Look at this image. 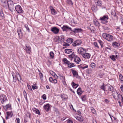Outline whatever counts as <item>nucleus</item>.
<instances>
[{"instance_id":"nucleus-1","label":"nucleus","mask_w":123,"mask_h":123,"mask_svg":"<svg viewBox=\"0 0 123 123\" xmlns=\"http://www.w3.org/2000/svg\"><path fill=\"white\" fill-rule=\"evenodd\" d=\"M112 95L113 96V98L115 99L118 100L121 98L122 101L123 100L122 95L119 94L117 92L115 91L112 92Z\"/></svg>"},{"instance_id":"nucleus-2","label":"nucleus","mask_w":123,"mask_h":123,"mask_svg":"<svg viewBox=\"0 0 123 123\" xmlns=\"http://www.w3.org/2000/svg\"><path fill=\"white\" fill-rule=\"evenodd\" d=\"M102 36L104 38L109 41H112L113 39V37L112 36L105 33L103 34Z\"/></svg>"},{"instance_id":"nucleus-3","label":"nucleus","mask_w":123,"mask_h":123,"mask_svg":"<svg viewBox=\"0 0 123 123\" xmlns=\"http://www.w3.org/2000/svg\"><path fill=\"white\" fill-rule=\"evenodd\" d=\"M8 6L9 9L11 12H12L13 11L14 9V6L13 2L12 1H8L7 3L6 4V6Z\"/></svg>"},{"instance_id":"nucleus-4","label":"nucleus","mask_w":123,"mask_h":123,"mask_svg":"<svg viewBox=\"0 0 123 123\" xmlns=\"http://www.w3.org/2000/svg\"><path fill=\"white\" fill-rule=\"evenodd\" d=\"M0 99L2 104H5L7 101V99L6 96L4 94L1 95L0 96Z\"/></svg>"},{"instance_id":"nucleus-5","label":"nucleus","mask_w":123,"mask_h":123,"mask_svg":"<svg viewBox=\"0 0 123 123\" xmlns=\"http://www.w3.org/2000/svg\"><path fill=\"white\" fill-rule=\"evenodd\" d=\"M108 16L105 15L101 17L99 19L101 20V22L103 24H105L107 23Z\"/></svg>"},{"instance_id":"nucleus-6","label":"nucleus","mask_w":123,"mask_h":123,"mask_svg":"<svg viewBox=\"0 0 123 123\" xmlns=\"http://www.w3.org/2000/svg\"><path fill=\"white\" fill-rule=\"evenodd\" d=\"M77 51L79 54L81 55H83L86 52V49L82 47L80 48Z\"/></svg>"},{"instance_id":"nucleus-7","label":"nucleus","mask_w":123,"mask_h":123,"mask_svg":"<svg viewBox=\"0 0 123 123\" xmlns=\"http://www.w3.org/2000/svg\"><path fill=\"white\" fill-rule=\"evenodd\" d=\"M16 10L18 13H22L23 12V10L21 7L19 5H18L15 7Z\"/></svg>"},{"instance_id":"nucleus-8","label":"nucleus","mask_w":123,"mask_h":123,"mask_svg":"<svg viewBox=\"0 0 123 123\" xmlns=\"http://www.w3.org/2000/svg\"><path fill=\"white\" fill-rule=\"evenodd\" d=\"M82 43L81 41L80 40H77L75 41L72 44V45L74 46L79 45Z\"/></svg>"},{"instance_id":"nucleus-9","label":"nucleus","mask_w":123,"mask_h":123,"mask_svg":"<svg viewBox=\"0 0 123 123\" xmlns=\"http://www.w3.org/2000/svg\"><path fill=\"white\" fill-rule=\"evenodd\" d=\"M62 29L63 31H72L71 28L67 25H63V27H62Z\"/></svg>"},{"instance_id":"nucleus-10","label":"nucleus","mask_w":123,"mask_h":123,"mask_svg":"<svg viewBox=\"0 0 123 123\" xmlns=\"http://www.w3.org/2000/svg\"><path fill=\"white\" fill-rule=\"evenodd\" d=\"M51 31L54 34H57L58 33L59 30L57 27H53L52 28Z\"/></svg>"},{"instance_id":"nucleus-11","label":"nucleus","mask_w":123,"mask_h":123,"mask_svg":"<svg viewBox=\"0 0 123 123\" xmlns=\"http://www.w3.org/2000/svg\"><path fill=\"white\" fill-rule=\"evenodd\" d=\"M94 2L97 6H100L102 4L101 0H94Z\"/></svg>"},{"instance_id":"nucleus-12","label":"nucleus","mask_w":123,"mask_h":123,"mask_svg":"<svg viewBox=\"0 0 123 123\" xmlns=\"http://www.w3.org/2000/svg\"><path fill=\"white\" fill-rule=\"evenodd\" d=\"M82 31V30L81 28H77L74 29V30H72V31L74 32V33H75L80 32Z\"/></svg>"},{"instance_id":"nucleus-13","label":"nucleus","mask_w":123,"mask_h":123,"mask_svg":"<svg viewBox=\"0 0 123 123\" xmlns=\"http://www.w3.org/2000/svg\"><path fill=\"white\" fill-rule=\"evenodd\" d=\"M81 61V60L79 57L77 56H76L74 58V61L76 63L79 64V63Z\"/></svg>"},{"instance_id":"nucleus-14","label":"nucleus","mask_w":123,"mask_h":123,"mask_svg":"<svg viewBox=\"0 0 123 123\" xmlns=\"http://www.w3.org/2000/svg\"><path fill=\"white\" fill-rule=\"evenodd\" d=\"M26 48H25L26 51L28 53L30 54L31 52V48L30 46L26 45Z\"/></svg>"},{"instance_id":"nucleus-15","label":"nucleus","mask_w":123,"mask_h":123,"mask_svg":"<svg viewBox=\"0 0 123 123\" xmlns=\"http://www.w3.org/2000/svg\"><path fill=\"white\" fill-rule=\"evenodd\" d=\"M8 1L7 0H0V2L1 4L4 6H5L6 5Z\"/></svg>"},{"instance_id":"nucleus-16","label":"nucleus","mask_w":123,"mask_h":123,"mask_svg":"<svg viewBox=\"0 0 123 123\" xmlns=\"http://www.w3.org/2000/svg\"><path fill=\"white\" fill-rule=\"evenodd\" d=\"M4 109L5 111L7 110L8 108H11V105L10 104H9L6 105L5 106H2Z\"/></svg>"},{"instance_id":"nucleus-17","label":"nucleus","mask_w":123,"mask_h":123,"mask_svg":"<svg viewBox=\"0 0 123 123\" xmlns=\"http://www.w3.org/2000/svg\"><path fill=\"white\" fill-rule=\"evenodd\" d=\"M50 106V105L49 104H48L45 105H44L43 107L46 111H48L49 110Z\"/></svg>"},{"instance_id":"nucleus-18","label":"nucleus","mask_w":123,"mask_h":123,"mask_svg":"<svg viewBox=\"0 0 123 123\" xmlns=\"http://www.w3.org/2000/svg\"><path fill=\"white\" fill-rule=\"evenodd\" d=\"M90 54L88 53H85L82 55L83 57L86 59H89L90 57Z\"/></svg>"},{"instance_id":"nucleus-19","label":"nucleus","mask_w":123,"mask_h":123,"mask_svg":"<svg viewBox=\"0 0 123 123\" xmlns=\"http://www.w3.org/2000/svg\"><path fill=\"white\" fill-rule=\"evenodd\" d=\"M110 57L113 61H115L116 60V59L117 58V55H111L110 56Z\"/></svg>"},{"instance_id":"nucleus-20","label":"nucleus","mask_w":123,"mask_h":123,"mask_svg":"<svg viewBox=\"0 0 123 123\" xmlns=\"http://www.w3.org/2000/svg\"><path fill=\"white\" fill-rule=\"evenodd\" d=\"M112 45L114 47H118L120 46V44L115 42L112 43Z\"/></svg>"},{"instance_id":"nucleus-21","label":"nucleus","mask_w":123,"mask_h":123,"mask_svg":"<svg viewBox=\"0 0 123 123\" xmlns=\"http://www.w3.org/2000/svg\"><path fill=\"white\" fill-rule=\"evenodd\" d=\"M68 56L70 59L72 60L74 57H75V54L73 52L72 54L68 55Z\"/></svg>"},{"instance_id":"nucleus-22","label":"nucleus","mask_w":123,"mask_h":123,"mask_svg":"<svg viewBox=\"0 0 123 123\" xmlns=\"http://www.w3.org/2000/svg\"><path fill=\"white\" fill-rule=\"evenodd\" d=\"M75 118L77 120L80 122L83 121V118L82 117L79 116H76Z\"/></svg>"},{"instance_id":"nucleus-23","label":"nucleus","mask_w":123,"mask_h":123,"mask_svg":"<svg viewBox=\"0 0 123 123\" xmlns=\"http://www.w3.org/2000/svg\"><path fill=\"white\" fill-rule=\"evenodd\" d=\"M91 9L94 12H96L98 9L97 6L96 5L95 6L94 5L92 6V7Z\"/></svg>"},{"instance_id":"nucleus-24","label":"nucleus","mask_w":123,"mask_h":123,"mask_svg":"<svg viewBox=\"0 0 123 123\" xmlns=\"http://www.w3.org/2000/svg\"><path fill=\"white\" fill-rule=\"evenodd\" d=\"M77 93L79 95H80L81 94L83 93V92L81 91V88H79L77 91Z\"/></svg>"},{"instance_id":"nucleus-25","label":"nucleus","mask_w":123,"mask_h":123,"mask_svg":"<svg viewBox=\"0 0 123 123\" xmlns=\"http://www.w3.org/2000/svg\"><path fill=\"white\" fill-rule=\"evenodd\" d=\"M106 85H105L104 83H103L102 85L100 86L99 87L101 89L104 91H105L106 89Z\"/></svg>"},{"instance_id":"nucleus-26","label":"nucleus","mask_w":123,"mask_h":123,"mask_svg":"<svg viewBox=\"0 0 123 123\" xmlns=\"http://www.w3.org/2000/svg\"><path fill=\"white\" fill-rule=\"evenodd\" d=\"M5 18L4 15L3 11H0V18L3 19Z\"/></svg>"},{"instance_id":"nucleus-27","label":"nucleus","mask_w":123,"mask_h":123,"mask_svg":"<svg viewBox=\"0 0 123 123\" xmlns=\"http://www.w3.org/2000/svg\"><path fill=\"white\" fill-rule=\"evenodd\" d=\"M6 114L7 115V116H6L7 119H8L9 117H12L13 115V114L12 113V111L10 112H7Z\"/></svg>"},{"instance_id":"nucleus-28","label":"nucleus","mask_w":123,"mask_h":123,"mask_svg":"<svg viewBox=\"0 0 123 123\" xmlns=\"http://www.w3.org/2000/svg\"><path fill=\"white\" fill-rule=\"evenodd\" d=\"M12 74L13 76V81L14 82H16L17 81V79L16 76L13 73H12Z\"/></svg>"},{"instance_id":"nucleus-29","label":"nucleus","mask_w":123,"mask_h":123,"mask_svg":"<svg viewBox=\"0 0 123 123\" xmlns=\"http://www.w3.org/2000/svg\"><path fill=\"white\" fill-rule=\"evenodd\" d=\"M91 25H90V26L88 27H87L88 29L90 30L91 31H95V28L94 27L91 26Z\"/></svg>"},{"instance_id":"nucleus-30","label":"nucleus","mask_w":123,"mask_h":123,"mask_svg":"<svg viewBox=\"0 0 123 123\" xmlns=\"http://www.w3.org/2000/svg\"><path fill=\"white\" fill-rule=\"evenodd\" d=\"M62 61L65 64L68 65L70 63V62L68 61L66 58H64L63 60Z\"/></svg>"},{"instance_id":"nucleus-31","label":"nucleus","mask_w":123,"mask_h":123,"mask_svg":"<svg viewBox=\"0 0 123 123\" xmlns=\"http://www.w3.org/2000/svg\"><path fill=\"white\" fill-rule=\"evenodd\" d=\"M58 37L59 38V40L61 42H63L64 41V37L63 36H62L60 37Z\"/></svg>"},{"instance_id":"nucleus-32","label":"nucleus","mask_w":123,"mask_h":123,"mask_svg":"<svg viewBox=\"0 0 123 123\" xmlns=\"http://www.w3.org/2000/svg\"><path fill=\"white\" fill-rule=\"evenodd\" d=\"M73 50L72 49H66L65 50V52L68 54H69L72 52Z\"/></svg>"},{"instance_id":"nucleus-33","label":"nucleus","mask_w":123,"mask_h":123,"mask_svg":"<svg viewBox=\"0 0 123 123\" xmlns=\"http://www.w3.org/2000/svg\"><path fill=\"white\" fill-rule=\"evenodd\" d=\"M71 71L74 76H75L76 75H78V74L76 70L72 69Z\"/></svg>"},{"instance_id":"nucleus-34","label":"nucleus","mask_w":123,"mask_h":123,"mask_svg":"<svg viewBox=\"0 0 123 123\" xmlns=\"http://www.w3.org/2000/svg\"><path fill=\"white\" fill-rule=\"evenodd\" d=\"M72 85L74 88H76L78 86V85L75 84L74 82H72Z\"/></svg>"},{"instance_id":"nucleus-35","label":"nucleus","mask_w":123,"mask_h":123,"mask_svg":"<svg viewBox=\"0 0 123 123\" xmlns=\"http://www.w3.org/2000/svg\"><path fill=\"white\" fill-rule=\"evenodd\" d=\"M18 33L19 36L20 35H22L21 29V28H19L18 30Z\"/></svg>"},{"instance_id":"nucleus-36","label":"nucleus","mask_w":123,"mask_h":123,"mask_svg":"<svg viewBox=\"0 0 123 123\" xmlns=\"http://www.w3.org/2000/svg\"><path fill=\"white\" fill-rule=\"evenodd\" d=\"M17 79L19 81L21 82V80L23 81L20 75H17V76H16V79Z\"/></svg>"},{"instance_id":"nucleus-37","label":"nucleus","mask_w":123,"mask_h":123,"mask_svg":"<svg viewBox=\"0 0 123 123\" xmlns=\"http://www.w3.org/2000/svg\"><path fill=\"white\" fill-rule=\"evenodd\" d=\"M67 41L68 43H71L73 41V39L71 38H69L67 39Z\"/></svg>"},{"instance_id":"nucleus-38","label":"nucleus","mask_w":123,"mask_h":123,"mask_svg":"<svg viewBox=\"0 0 123 123\" xmlns=\"http://www.w3.org/2000/svg\"><path fill=\"white\" fill-rule=\"evenodd\" d=\"M107 86H108L109 87L108 89L111 91H112L113 90V87L111 85H108V86L107 85Z\"/></svg>"},{"instance_id":"nucleus-39","label":"nucleus","mask_w":123,"mask_h":123,"mask_svg":"<svg viewBox=\"0 0 123 123\" xmlns=\"http://www.w3.org/2000/svg\"><path fill=\"white\" fill-rule=\"evenodd\" d=\"M81 98L82 100L83 101H85L86 100V96L85 95L82 96L81 97Z\"/></svg>"},{"instance_id":"nucleus-40","label":"nucleus","mask_w":123,"mask_h":123,"mask_svg":"<svg viewBox=\"0 0 123 123\" xmlns=\"http://www.w3.org/2000/svg\"><path fill=\"white\" fill-rule=\"evenodd\" d=\"M74 64L73 63H69L68 65V67L69 68H71L74 66H75L74 65Z\"/></svg>"},{"instance_id":"nucleus-41","label":"nucleus","mask_w":123,"mask_h":123,"mask_svg":"<svg viewBox=\"0 0 123 123\" xmlns=\"http://www.w3.org/2000/svg\"><path fill=\"white\" fill-rule=\"evenodd\" d=\"M66 123H73V121L70 118L68 119Z\"/></svg>"},{"instance_id":"nucleus-42","label":"nucleus","mask_w":123,"mask_h":123,"mask_svg":"<svg viewBox=\"0 0 123 123\" xmlns=\"http://www.w3.org/2000/svg\"><path fill=\"white\" fill-rule=\"evenodd\" d=\"M98 42L100 44L101 47L102 48L103 47V42L101 40H98Z\"/></svg>"},{"instance_id":"nucleus-43","label":"nucleus","mask_w":123,"mask_h":123,"mask_svg":"<svg viewBox=\"0 0 123 123\" xmlns=\"http://www.w3.org/2000/svg\"><path fill=\"white\" fill-rule=\"evenodd\" d=\"M94 24L96 26H98L99 24L98 22L96 20H94Z\"/></svg>"},{"instance_id":"nucleus-44","label":"nucleus","mask_w":123,"mask_h":123,"mask_svg":"<svg viewBox=\"0 0 123 123\" xmlns=\"http://www.w3.org/2000/svg\"><path fill=\"white\" fill-rule=\"evenodd\" d=\"M119 79L120 81L123 82V77L122 75L120 74L119 75Z\"/></svg>"},{"instance_id":"nucleus-45","label":"nucleus","mask_w":123,"mask_h":123,"mask_svg":"<svg viewBox=\"0 0 123 123\" xmlns=\"http://www.w3.org/2000/svg\"><path fill=\"white\" fill-rule=\"evenodd\" d=\"M52 14L53 15H55L56 14V12L55 10L54 9L51 11Z\"/></svg>"},{"instance_id":"nucleus-46","label":"nucleus","mask_w":123,"mask_h":123,"mask_svg":"<svg viewBox=\"0 0 123 123\" xmlns=\"http://www.w3.org/2000/svg\"><path fill=\"white\" fill-rule=\"evenodd\" d=\"M50 55L51 58H54V53L53 52H50Z\"/></svg>"},{"instance_id":"nucleus-47","label":"nucleus","mask_w":123,"mask_h":123,"mask_svg":"<svg viewBox=\"0 0 123 123\" xmlns=\"http://www.w3.org/2000/svg\"><path fill=\"white\" fill-rule=\"evenodd\" d=\"M54 40L55 42H57V43L59 42V39L58 37L55 38Z\"/></svg>"},{"instance_id":"nucleus-48","label":"nucleus","mask_w":123,"mask_h":123,"mask_svg":"<svg viewBox=\"0 0 123 123\" xmlns=\"http://www.w3.org/2000/svg\"><path fill=\"white\" fill-rule=\"evenodd\" d=\"M90 66L92 68H93L96 65L94 63H92L91 64Z\"/></svg>"},{"instance_id":"nucleus-49","label":"nucleus","mask_w":123,"mask_h":123,"mask_svg":"<svg viewBox=\"0 0 123 123\" xmlns=\"http://www.w3.org/2000/svg\"><path fill=\"white\" fill-rule=\"evenodd\" d=\"M25 27L26 29V30L30 32V30L28 27V25H25Z\"/></svg>"},{"instance_id":"nucleus-50","label":"nucleus","mask_w":123,"mask_h":123,"mask_svg":"<svg viewBox=\"0 0 123 123\" xmlns=\"http://www.w3.org/2000/svg\"><path fill=\"white\" fill-rule=\"evenodd\" d=\"M94 45L96 47H97L98 48H99V46L98 44L96 42H94Z\"/></svg>"},{"instance_id":"nucleus-51","label":"nucleus","mask_w":123,"mask_h":123,"mask_svg":"<svg viewBox=\"0 0 123 123\" xmlns=\"http://www.w3.org/2000/svg\"><path fill=\"white\" fill-rule=\"evenodd\" d=\"M42 98L44 100H45L46 98V96L45 94H43L42 96Z\"/></svg>"},{"instance_id":"nucleus-52","label":"nucleus","mask_w":123,"mask_h":123,"mask_svg":"<svg viewBox=\"0 0 123 123\" xmlns=\"http://www.w3.org/2000/svg\"><path fill=\"white\" fill-rule=\"evenodd\" d=\"M54 110L56 112V113L57 114L59 113V111L58 110V109L57 108H54Z\"/></svg>"},{"instance_id":"nucleus-53","label":"nucleus","mask_w":123,"mask_h":123,"mask_svg":"<svg viewBox=\"0 0 123 123\" xmlns=\"http://www.w3.org/2000/svg\"><path fill=\"white\" fill-rule=\"evenodd\" d=\"M32 89L33 90H34L35 89H36L37 88V86H32Z\"/></svg>"},{"instance_id":"nucleus-54","label":"nucleus","mask_w":123,"mask_h":123,"mask_svg":"<svg viewBox=\"0 0 123 123\" xmlns=\"http://www.w3.org/2000/svg\"><path fill=\"white\" fill-rule=\"evenodd\" d=\"M57 80L56 79H54L53 80L52 82V83H54L55 84L57 83Z\"/></svg>"},{"instance_id":"nucleus-55","label":"nucleus","mask_w":123,"mask_h":123,"mask_svg":"<svg viewBox=\"0 0 123 123\" xmlns=\"http://www.w3.org/2000/svg\"><path fill=\"white\" fill-rule=\"evenodd\" d=\"M63 45L64 46H69V45L67 43H65L63 44Z\"/></svg>"},{"instance_id":"nucleus-56","label":"nucleus","mask_w":123,"mask_h":123,"mask_svg":"<svg viewBox=\"0 0 123 123\" xmlns=\"http://www.w3.org/2000/svg\"><path fill=\"white\" fill-rule=\"evenodd\" d=\"M53 79L51 77H50L49 78V81L51 82H52L53 80Z\"/></svg>"},{"instance_id":"nucleus-57","label":"nucleus","mask_w":123,"mask_h":123,"mask_svg":"<svg viewBox=\"0 0 123 123\" xmlns=\"http://www.w3.org/2000/svg\"><path fill=\"white\" fill-rule=\"evenodd\" d=\"M104 75V74L103 73H100L98 74V76L100 77L101 78Z\"/></svg>"},{"instance_id":"nucleus-58","label":"nucleus","mask_w":123,"mask_h":123,"mask_svg":"<svg viewBox=\"0 0 123 123\" xmlns=\"http://www.w3.org/2000/svg\"><path fill=\"white\" fill-rule=\"evenodd\" d=\"M88 67V66L87 65H86V66L83 67H81V68L83 69H84L85 68H87Z\"/></svg>"},{"instance_id":"nucleus-59","label":"nucleus","mask_w":123,"mask_h":123,"mask_svg":"<svg viewBox=\"0 0 123 123\" xmlns=\"http://www.w3.org/2000/svg\"><path fill=\"white\" fill-rule=\"evenodd\" d=\"M27 86L28 88L29 89H31V90H32L31 88L29 85H28Z\"/></svg>"},{"instance_id":"nucleus-60","label":"nucleus","mask_w":123,"mask_h":123,"mask_svg":"<svg viewBox=\"0 0 123 123\" xmlns=\"http://www.w3.org/2000/svg\"><path fill=\"white\" fill-rule=\"evenodd\" d=\"M39 75L41 78L43 77V74L42 73H40L39 74Z\"/></svg>"},{"instance_id":"nucleus-61","label":"nucleus","mask_w":123,"mask_h":123,"mask_svg":"<svg viewBox=\"0 0 123 123\" xmlns=\"http://www.w3.org/2000/svg\"><path fill=\"white\" fill-rule=\"evenodd\" d=\"M16 120H17V123H19L20 120L19 118H16Z\"/></svg>"},{"instance_id":"nucleus-62","label":"nucleus","mask_w":123,"mask_h":123,"mask_svg":"<svg viewBox=\"0 0 123 123\" xmlns=\"http://www.w3.org/2000/svg\"><path fill=\"white\" fill-rule=\"evenodd\" d=\"M52 72L53 73L52 74V75L54 76H56V74L53 71H52Z\"/></svg>"},{"instance_id":"nucleus-63","label":"nucleus","mask_w":123,"mask_h":123,"mask_svg":"<svg viewBox=\"0 0 123 123\" xmlns=\"http://www.w3.org/2000/svg\"><path fill=\"white\" fill-rule=\"evenodd\" d=\"M69 3L70 4H71L72 5H73V3H72V1L71 0H69Z\"/></svg>"},{"instance_id":"nucleus-64","label":"nucleus","mask_w":123,"mask_h":123,"mask_svg":"<svg viewBox=\"0 0 123 123\" xmlns=\"http://www.w3.org/2000/svg\"><path fill=\"white\" fill-rule=\"evenodd\" d=\"M120 88L122 91L123 92V85H122L121 86Z\"/></svg>"}]
</instances>
